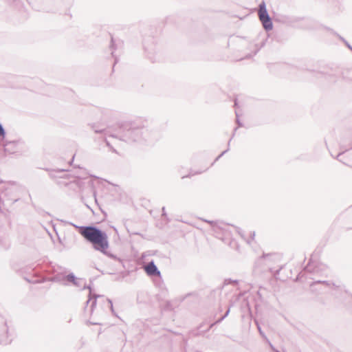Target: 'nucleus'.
Instances as JSON below:
<instances>
[{"mask_svg":"<svg viewBox=\"0 0 352 352\" xmlns=\"http://www.w3.org/2000/svg\"><path fill=\"white\" fill-rule=\"evenodd\" d=\"M80 234L89 242H90L95 250L105 253L109 247L107 235L100 230L92 227H82L79 231Z\"/></svg>","mask_w":352,"mask_h":352,"instance_id":"obj_1","label":"nucleus"},{"mask_svg":"<svg viewBox=\"0 0 352 352\" xmlns=\"http://www.w3.org/2000/svg\"><path fill=\"white\" fill-rule=\"evenodd\" d=\"M258 17L265 30H270L272 29V23L264 2L259 5Z\"/></svg>","mask_w":352,"mask_h":352,"instance_id":"obj_2","label":"nucleus"},{"mask_svg":"<svg viewBox=\"0 0 352 352\" xmlns=\"http://www.w3.org/2000/svg\"><path fill=\"white\" fill-rule=\"evenodd\" d=\"M146 273L149 276H160V272L157 270L153 262H151L144 267Z\"/></svg>","mask_w":352,"mask_h":352,"instance_id":"obj_3","label":"nucleus"},{"mask_svg":"<svg viewBox=\"0 0 352 352\" xmlns=\"http://www.w3.org/2000/svg\"><path fill=\"white\" fill-rule=\"evenodd\" d=\"M70 278H74V276H71V277H70V276H69V277H68V279H70Z\"/></svg>","mask_w":352,"mask_h":352,"instance_id":"obj_4","label":"nucleus"}]
</instances>
